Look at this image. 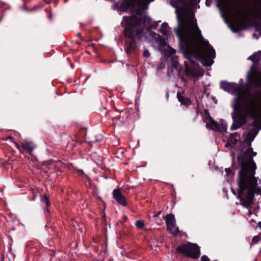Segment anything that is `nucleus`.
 <instances>
[{"mask_svg": "<svg viewBox=\"0 0 261 261\" xmlns=\"http://www.w3.org/2000/svg\"><path fill=\"white\" fill-rule=\"evenodd\" d=\"M135 225L137 228L142 229L145 226V224L143 221L138 220L136 221Z\"/></svg>", "mask_w": 261, "mask_h": 261, "instance_id": "4be33fe9", "label": "nucleus"}, {"mask_svg": "<svg viewBox=\"0 0 261 261\" xmlns=\"http://www.w3.org/2000/svg\"><path fill=\"white\" fill-rule=\"evenodd\" d=\"M99 141L98 140H95V141H91V143H95Z\"/></svg>", "mask_w": 261, "mask_h": 261, "instance_id": "37998d69", "label": "nucleus"}, {"mask_svg": "<svg viewBox=\"0 0 261 261\" xmlns=\"http://www.w3.org/2000/svg\"><path fill=\"white\" fill-rule=\"evenodd\" d=\"M58 171H60V170L59 169H58L57 170H55L56 172H57Z\"/></svg>", "mask_w": 261, "mask_h": 261, "instance_id": "c03bdc74", "label": "nucleus"}, {"mask_svg": "<svg viewBox=\"0 0 261 261\" xmlns=\"http://www.w3.org/2000/svg\"><path fill=\"white\" fill-rule=\"evenodd\" d=\"M165 223L167 226V229L171 230V227L175 228L176 225V220L175 216L172 214H167L165 216Z\"/></svg>", "mask_w": 261, "mask_h": 261, "instance_id": "9b49d317", "label": "nucleus"}, {"mask_svg": "<svg viewBox=\"0 0 261 261\" xmlns=\"http://www.w3.org/2000/svg\"><path fill=\"white\" fill-rule=\"evenodd\" d=\"M240 134L238 133H231L230 134V137L228 140L234 145H236L238 142V139L240 138Z\"/></svg>", "mask_w": 261, "mask_h": 261, "instance_id": "2eb2a0df", "label": "nucleus"}, {"mask_svg": "<svg viewBox=\"0 0 261 261\" xmlns=\"http://www.w3.org/2000/svg\"><path fill=\"white\" fill-rule=\"evenodd\" d=\"M0 8L3 11V13L5 12L7 10L11 9V7L5 2H0Z\"/></svg>", "mask_w": 261, "mask_h": 261, "instance_id": "6ab92c4d", "label": "nucleus"}, {"mask_svg": "<svg viewBox=\"0 0 261 261\" xmlns=\"http://www.w3.org/2000/svg\"><path fill=\"white\" fill-rule=\"evenodd\" d=\"M16 146L19 150L22 153L25 151L29 154H31L34 150V147L31 142L22 143L21 146H19L18 144H16Z\"/></svg>", "mask_w": 261, "mask_h": 261, "instance_id": "f8f14e48", "label": "nucleus"}, {"mask_svg": "<svg viewBox=\"0 0 261 261\" xmlns=\"http://www.w3.org/2000/svg\"><path fill=\"white\" fill-rule=\"evenodd\" d=\"M175 52H176L175 50H174V49H172L171 51V54L173 55V54H175Z\"/></svg>", "mask_w": 261, "mask_h": 261, "instance_id": "e433bc0d", "label": "nucleus"}, {"mask_svg": "<svg viewBox=\"0 0 261 261\" xmlns=\"http://www.w3.org/2000/svg\"><path fill=\"white\" fill-rule=\"evenodd\" d=\"M143 56L146 58H148L150 56V53L147 49H145L144 50Z\"/></svg>", "mask_w": 261, "mask_h": 261, "instance_id": "bb28decb", "label": "nucleus"}, {"mask_svg": "<svg viewBox=\"0 0 261 261\" xmlns=\"http://www.w3.org/2000/svg\"><path fill=\"white\" fill-rule=\"evenodd\" d=\"M168 231L174 236H176L180 232L179 228L176 226L175 228L171 227V230H168Z\"/></svg>", "mask_w": 261, "mask_h": 261, "instance_id": "412c9836", "label": "nucleus"}, {"mask_svg": "<svg viewBox=\"0 0 261 261\" xmlns=\"http://www.w3.org/2000/svg\"><path fill=\"white\" fill-rule=\"evenodd\" d=\"M260 237L259 236H255L252 238V242L253 243L256 244L260 241Z\"/></svg>", "mask_w": 261, "mask_h": 261, "instance_id": "b1692460", "label": "nucleus"}, {"mask_svg": "<svg viewBox=\"0 0 261 261\" xmlns=\"http://www.w3.org/2000/svg\"><path fill=\"white\" fill-rule=\"evenodd\" d=\"M255 27H257V28L260 27L259 24L258 23H255Z\"/></svg>", "mask_w": 261, "mask_h": 261, "instance_id": "79ce46f5", "label": "nucleus"}, {"mask_svg": "<svg viewBox=\"0 0 261 261\" xmlns=\"http://www.w3.org/2000/svg\"><path fill=\"white\" fill-rule=\"evenodd\" d=\"M248 115L253 119L252 123L248 126L256 127L258 120L261 118V91H256L254 93L253 98H250L248 103Z\"/></svg>", "mask_w": 261, "mask_h": 261, "instance_id": "423d86ee", "label": "nucleus"}, {"mask_svg": "<svg viewBox=\"0 0 261 261\" xmlns=\"http://www.w3.org/2000/svg\"><path fill=\"white\" fill-rule=\"evenodd\" d=\"M249 162L252 163V165L245 166L244 161H241L242 166L240 167L237 180V198L242 202V205L247 208L251 207L253 204L255 193L261 194V189L257 187V178L254 176L256 165L251 158Z\"/></svg>", "mask_w": 261, "mask_h": 261, "instance_id": "f03ea898", "label": "nucleus"}, {"mask_svg": "<svg viewBox=\"0 0 261 261\" xmlns=\"http://www.w3.org/2000/svg\"><path fill=\"white\" fill-rule=\"evenodd\" d=\"M250 25V20L248 16H245L243 19L238 22V25L234 28H231L232 32L237 33L240 30L247 29Z\"/></svg>", "mask_w": 261, "mask_h": 261, "instance_id": "1a4fd4ad", "label": "nucleus"}, {"mask_svg": "<svg viewBox=\"0 0 261 261\" xmlns=\"http://www.w3.org/2000/svg\"><path fill=\"white\" fill-rule=\"evenodd\" d=\"M206 127L215 132H219L220 130L219 124L214 119L211 122L207 123Z\"/></svg>", "mask_w": 261, "mask_h": 261, "instance_id": "4468645a", "label": "nucleus"}, {"mask_svg": "<svg viewBox=\"0 0 261 261\" xmlns=\"http://www.w3.org/2000/svg\"><path fill=\"white\" fill-rule=\"evenodd\" d=\"M214 261H217V260H214Z\"/></svg>", "mask_w": 261, "mask_h": 261, "instance_id": "3c124183", "label": "nucleus"}, {"mask_svg": "<svg viewBox=\"0 0 261 261\" xmlns=\"http://www.w3.org/2000/svg\"><path fill=\"white\" fill-rule=\"evenodd\" d=\"M258 2L260 5V9H259L255 6L256 10L255 11L254 17L261 21V0H258Z\"/></svg>", "mask_w": 261, "mask_h": 261, "instance_id": "a211bd4d", "label": "nucleus"}, {"mask_svg": "<svg viewBox=\"0 0 261 261\" xmlns=\"http://www.w3.org/2000/svg\"><path fill=\"white\" fill-rule=\"evenodd\" d=\"M196 2H197V3H199V2L200 1V0H196Z\"/></svg>", "mask_w": 261, "mask_h": 261, "instance_id": "09e8293b", "label": "nucleus"}, {"mask_svg": "<svg viewBox=\"0 0 261 261\" xmlns=\"http://www.w3.org/2000/svg\"><path fill=\"white\" fill-rule=\"evenodd\" d=\"M232 162H234V158L233 157L232 158Z\"/></svg>", "mask_w": 261, "mask_h": 261, "instance_id": "8fccbe9b", "label": "nucleus"}, {"mask_svg": "<svg viewBox=\"0 0 261 261\" xmlns=\"http://www.w3.org/2000/svg\"><path fill=\"white\" fill-rule=\"evenodd\" d=\"M48 18L49 20H51V13H49L48 16Z\"/></svg>", "mask_w": 261, "mask_h": 261, "instance_id": "58836bf2", "label": "nucleus"}, {"mask_svg": "<svg viewBox=\"0 0 261 261\" xmlns=\"http://www.w3.org/2000/svg\"><path fill=\"white\" fill-rule=\"evenodd\" d=\"M226 175L229 177H232L234 175V173L232 172V170L230 168H226L225 170Z\"/></svg>", "mask_w": 261, "mask_h": 261, "instance_id": "5701e85b", "label": "nucleus"}, {"mask_svg": "<svg viewBox=\"0 0 261 261\" xmlns=\"http://www.w3.org/2000/svg\"><path fill=\"white\" fill-rule=\"evenodd\" d=\"M258 133V129L255 128H252L249 132L247 133L246 138L244 139L243 142L248 143V148L245 151H243V149H241V153L238 156L237 162L238 165L240 167L242 166L241 161H244L245 166L252 165V163L249 162L250 158L252 159L253 156L256 155V152L253 151V148L251 146V142L254 140L255 137Z\"/></svg>", "mask_w": 261, "mask_h": 261, "instance_id": "20e7f679", "label": "nucleus"}, {"mask_svg": "<svg viewBox=\"0 0 261 261\" xmlns=\"http://www.w3.org/2000/svg\"><path fill=\"white\" fill-rule=\"evenodd\" d=\"M40 200L42 202L45 203L46 207H49L50 206V202L49 198L46 194H43L40 195Z\"/></svg>", "mask_w": 261, "mask_h": 261, "instance_id": "f3484780", "label": "nucleus"}, {"mask_svg": "<svg viewBox=\"0 0 261 261\" xmlns=\"http://www.w3.org/2000/svg\"><path fill=\"white\" fill-rule=\"evenodd\" d=\"M178 65V62L176 60H173L172 62V66L174 68H177Z\"/></svg>", "mask_w": 261, "mask_h": 261, "instance_id": "7c9ffc66", "label": "nucleus"}, {"mask_svg": "<svg viewBox=\"0 0 261 261\" xmlns=\"http://www.w3.org/2000/svg\"><path fill=\"white\" fill-rule=\"evenodd\" d=\"M216 1L217 2V6L220 9H221L222 8V4L223 3V2L224 1V0H216Z\"/></svg>", "mask_w": 261, "mask_h": 261, "instance_id": "a878e982", "label": "nucleus"}, {"mask_svg": "<svg viewBox=\"0 0 261 261\" xmlns=\"http://www.w3.org/2000/svg\"><path fill=\"white\" fill-rule=\"evenodd\" d=\"M168 24L167 23L164 22L162 24L160 31L163 34L165 35L168 32Z\"/></svg>", "mask_w": 261, "mask_h": 261, "instance_id": "aec40b11", "label": "nucleus"}, {"mask_svg": "<svg viewBox=\"0 0 261 261\" xmlns=\"http://www.w3.org/2000/svg\"><path fill=\"white\" fill-rule=\"evenodd\" d=\"M79 172L81 173V176H82L83 175V176H86V177L88 178V176L84 173V171L83 170H79Z\"/></svg>", "mask_w": 261, "mask_h": 261, "instance_id": "72a5a7b5", "label": "nucleus"}, {"mask_svg": "<svg viewBox=\"0 0 261 261\" xmlns=\"http://www.w3.org/2000/svg\"><path fill=\"white\" fill-rule=\"evenodd\" d=\"M44 213H45V215L46 216V217H48L49 215H50V211L48 209V207H46V208L45 209V211H44Z\"/></svg>", "mask_w": 261, "mask_h": 261, "instance_id": "c756f323", "label": "nucleus"}, {"mask_svg": "<svg viewBox=\"0 0 261 261\" xmlns=\"http://www.w3.org/2000/svg\"><path fill=\"white\" fill-rule=\"evenodd\" d=\"M196 102H197V106L196 107L194 108L195 109H196V114L197 115H198V112H199V101L198 100H196Z\"/></svg>", "mask_w": 261, "mask_h": 261, "instance_id": "c85d7f7f", "label": "nucleus"}, {"mask_svg": "<svg viewBox=\"0 0 261 261\" xmlns=\"http://www.w3.org/2000/svg\"><path fill=\"white\" fill-rule=\"evenodd\" d=\"M220 86L221 89L228 92H237L241 89L240 86L237 83H229L225 81L220 82Z\"/></svg>", "mask_w": 261, "mask_h": 261, "instance_id": "6e6552de", "label": "nucleus"}, {"mask_svg": "<svg viewBox=\"0 0 261 261\" xmlns=\"http://www.w3.org/2000/svg\"><path fill=\"white\" fill-rule=\"evenodd\" d=\"M253 62L247 74V82L249 85L258 87L261 86V80L259 78V72L256 69V65L261 61V51L254 53L247 58Z\"/></svg>", "mask_w": 261, "mask_h": 261, "instance_id": "39448f33", "label": "nucleus"}, {"mask_svg": "<svg viewBox=\"0 0 261 261\" xmlns=\"http://www.w3.org/2000/svg\"><path fill=\"white\" fill-rule=\"evenodd\" d=\"M237 14L239 16H242L243 15H244V13L242 12H241V11H237Z\"/></svg>", "mask_w": 261, "mask_h": 261, "instance_id": "c9c22d12", "label": "nucleus"}, {"mask_svg": "<svg viewBox=\"0 0 261 261\" xmlns=\"http://www.w3.org/2000/svg\"><path fill=\"white\" fill-rule=\"evenodd\" d=\"M257 225L258 227L261 229V222H259Z\"/></svg>", "mask_w": 261, "mask_h": 261, "instance_id": "a19ab883", "label": "nucleus"}, {"mask_svg": "<svg viewBox=\"0 0 261 261\" xmlns=\"http://www.w3.org/2000/svg\"><path fill=\"white\" fill-rule=\"evenodd\" d=\"M231 192L234 195H236L237 192L234 189H231Z\"/></svg>", "mask_w": 261, "mask_h": 261, "instance_id": "4c0bfd02", "label": "nucleus"}, {"mask_svg": "<svg viewBox=\"0 0 261 261\" xmlns=\"http://www.w3.org/2000/svg\"><path fill=\"white\" fill-rule=\"evenodd\" d=\"M247 90L239 92L235 98L233 105L234 112L232 113L233 123L230 127L231 130L238 129L247 122L248 115V103L249 99L246 97Z\"/></svg>", "mask_w": 261, "mask_h": 261, "instance_id": "7ed1b4c3", "label": "nucleus"}, {"mask_svg": "<svg viewBox=\"0 0 261 261\" xmlns=\"http://www.w3.org/2000/svg\"><path fill=\"white\" fill-rule=\"evenodd\" d=\"M249 214L250 215L252 214V212L250 210L249 211Z\"/></svg>", "mask_w": 261, "mask_h": 261, "instance_id": "a18cd8bd", "label": "nucleus"}, {"mask_svg": "<svg viewBox=\"0 0 261 261\" xmlns=\"http://www.w3.org/2000/svg\"><path fill=\"white\" fill-rule=\"evenodd\" d=\"M177 98L181 104L185 106H189L192 103L191 99L189 97H185L184 92H177Z\"/></svg>", "mask_w": 261, "mask_h": 261, "instance_id": "ddd939ff", "label": "nucleus"}, {"mask_svg": "<svg viewBox=\"0 0 261 261\" xmlns=\"http://www.w3.org/2000/svg\"><path fill=\"white\" fill-rule=\"evenodd\" d=\"M38 6H35V7H34L33 8V9H34V10H35V9H36V8H38Z\"/></svg>", "mask_w": 261, "mask_h": 261, "instance_id": "de8ad7c7", "label": "nucleus"}, {"mask_svg": "<svg viewBox=\"0 0 261 261\" xmlns=\"http://www.w3.org/2000/svg\"><path fill=\"white\" fill-rule=\"evenodd\" d=\"M161 211L155 212L153 215V217H158L161 215Z\"/></svg>", "mask_w": 261, "mask_h": 261, "instance_id": "2f4dec72", "label": "nucleus"}, {"mask_svg": "<svg viewBox=\"0 0 261 261\" xmlns=\"http://www.w3.org/2000/svg\"><path fill=\"white\" fill-rule=\"evenodd\" d=\"M222 126H223V128L224 131V132H226V125L223 126V124H222Z\"/></svg>", "mask_w": 261, "mask_h": 261, "instance_id": "ea45409f", "label": "nucleus"}, {"mask_svg": "<svg viewBox=\"0 0 261 261\" xmlns=\"http://www.w3.org/2000/svg\"><path fill=\"white\" fill-rule=\"evenodd\" d=\"M68 0H64V3H66Z\"/></svg>", "mask_w": 261, "mask_h": 261, "instance_id": "49530a36", "label": "nucleus"}, {"mask_svg": "<svg viewBox=\"0 0 261 261\" xmlns=\"http://www.w3.org/2000/svg\"><path fill=\"white\" fill-rule=\"evenodd\" d=\"M212 0H206L205 5L206 6H210L212 3Z\"/></svg>", "mask_w": 261, "mask_h": 261, "instance_id": "473e14b6", "label": "nucleus"}, {"mask_svg": "<svg viewBox=\"0 0 261 261\" xmlns=\"http://www.w3.org/2000/svg\"><path fill=\"white\" fill-rule=\"evenodd\" d=\"M176 251L177 253L193 259H198L200 255V247L197 244L190 242L179 245Z\"/></svg>", "mask_w": 261, "mask_h": 261, "instance_id": "0eeeda50", "label": "nucleus"}, {"mask_svg": "<svg viewBox=\"0 0 261 261\" xmlns=\"http://www.w3.org/2000/svg\"><path fill=\"white\" fill-rule=\"evenodd\" d=\"M170 4L175 8L178 21V28L175 31V34L179 41L180 48L191 64L190 65L186 64V73L192 77L201 76L202 74L196 71V69L199 68V64L192 58L199 60L204 66H211L214 63L213 59L215 58V50L207 41L204 40L196 22H193V14L189 18V21L194 30L192 31L187 30L186 19L188 14L185 8L179 6L187 4L193 5L197 4V2L196 0H170Z\"/></svg>", "mask_w": 261, "mask_h": 261, "instance_id": "f257e3e1", "label": "nucleus"}, {"mask_svg": "<svg viewBox=\"0 0 261 261\" xmlns=\"http://www.w3.org/2000/svg\"><path fill=\"white\" fill-rule=\"evenodd\" d=\"M113 197L120 204L126 206L127 202L124 196L122 195L119 189H114L113 192Z\"/></svg>", "mask_w": 261, "mask_h": 261, "instance_id": "9d476101", "label": "nucleus"}, {"mask_svg": "<svg viewBox=\"0 0 261 261\" xmlns=\"http://www.w3.org/2000/svg\"><path fill=\"white\" fill-rule=\"evenodd\" d=\"M203 119L204 122H205L206 124L210 122H211L213 120H214V119L211 116L208 111L207 110H205L204 111V116Z\"/></svg>", "mask_w": 261, "mask_h": 261, "instance_id": "dca6fc26", "label": "nucleus"}, {"mask_svg": "<svg viewBox=\"0 0 261 261\" xmlns=\"http://www.w3.org/2000/svg\"><path fill=\"white\" fill-rule=\"evenodd\" d=\"M201 261H210V259L206 255H203L201 257Z\"/></svg>", "mask_w": 261, "mask_h": 261, "instance_id": "cd10ccee", "label": "nucleus"}, {"mask_svg": "<svg viewBox=\"0 0 261 261\" xmlns=\"http://www.w3.org/2000/svg\"><path fill=\"white\" fill-rule=\"evenodd\" d=\"M234 145L231 142H229V140H227L226 143L225 144V147L228 148L230 147L231 148H233Z\"/></svg>", "mask_w": 261, "mask_h": 261, "instance_id": "393cba45", "label": "nucleus"}, {"mask_svg": "<svg viewBox=\"0 0 261 261\" xmlns=\"http://www.w3.org/2000/svg\"><path fill=\"white\" fill-rule=\"evenodd\" d=\"M76 36L77 37H79V38H80L81 40V41H83L84 40V39L82 37V35L80 33H78L77 34H76Z\"/></svg>", "mask_w": 261, "mask_h": 261, "instance_id": "f704fd0d", "label": "nucleus"}]
</instances>
